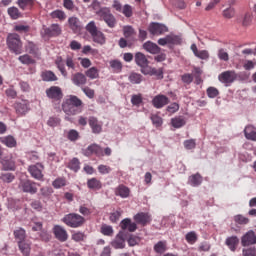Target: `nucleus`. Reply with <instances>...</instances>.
<instances>
[{
	"instance_id": "obj_1",
	"label": "nucleus",
	"mask_w": 256,
	"mask_h": 256,
	"mask_svg": "<svg viewBox=\"0 0 256 256\" xmlns=\"http://www.w3.org/2000/svg\"><path fill=\"white\" fill-rule=\"evenodd\" d=\"M81 107H83V101L75 95L68 96L62 103V110L69 116L81 113Z\"/></svg>"
},
{
	"instance_id": "obj_2",
	"label": "nucleus",
	"mask_w": 256,
	"mask_h": 256,
	"mask_svg": "<svg viewBox=\"0 0 256 256\" xmlns=\"http://www.w3.org/2000/svg\"><path fill=\"white\" fill-rule=\"evenodd\" d=\"M6 45L11 53H14L15 55H21V53H23V42L21 41V36L17 33L8 34Z\"/></svg>"
},
{
	"instance_id": "obj_3",
	"label": "nucleus",
	"mask_w": 256,
	"mask_h": 256,
	"mask_svg": "<svg viewBox=\"0 0 256 256\" xmlns=\"http://www.w3.org/2000/svg\"><path fill=\"white\" fill-rule=\"evenodd\" d=\"M86 31L91 35L92 40L94 43H97L98 45H105L107 43V38L105 37V34L97 28V24H95V21H90L86 27Z\"/></svg>"
},
{
	"instance_id": "obj_4",
	"label": "nucleus",
	"mask_w": 256,
	"mask_h": 256,
	"mask_svg": "<svg viewBox=\"0 0 256 256\" xmlns=\"http://www.w3.org/2000/svg\"><path fill=\"white\" fill-rule=\"evenodd\" d=\"M62 221L67 227H71L72 229H77L85 225V218L77 213L66 214L62 218Z\"/></svg>"
},
{
	"instance_id": "obj_5",
	"label": "nucleus",
	"mask_w": 256,
	"mask_h": 256,
	"mask_svg": "<svg viewBox=\"0 0 256 256\" xmlns=\"http://www.w3.org/2000/svg\"><path fill=\"white\" fill-rule=\"evenodd\" d=\"M237 80V72L235 70H227L218 75V81L224 83L226 87H229Z\"/></svg>"
},
{
	"instance_id": "obj_6",
	"label": "nucleus",
	"mask_w": 256,
	"mask_h": 256,
	"mask_svg": "<svg viewBox=\"0 0 256 256\" xmlns=\"http://www.w3.org/2000/svg\"><path fill=\"white\" fill-rule=\"evenodd\" d=\"M45 169V166L41 163H36L34 165L29 166L28 172L30 173L31 177L33 179H36L37 181H43V171Z\"/></svg>"
},
{
	"instance_id": "obj_7",
	"label": "nucleus",
	"mask_w": 256,
	"mask_h": 256,
	"mask_svg": "<svg viewBox=\"0 0 256 256\" xmlns=\"http://www.w3.org/2000/svg\"><path fill=\"white\" fill-rule=\"evenodd\" d=\"M46 96L51 101H61L63 99V90L59 86H51L46 89Z\"/></svg>"
},
{
	"instance_id": "obj_8",
	"label": "nucleus",
	"mask_w": 256,
	"mask_h": 256,
	"mask_svg": "<svg viewBox=\"0 0 256 256\" xmlns=\"http://www.w3.org/2000/svg\"><path fill=\"white\" fill-rule=\"evenodd\" d=\"M62 30L59 24H52L50 27H43L41 31L42 37H59Z\"/></svg>"
},
{
	"instance_id": "obj_9",
	"label": "nucleus",
	"mask_w": 256,
	"mask_h": 256,
	"mask_svg": "<svg viewBox=\"0 0 256 256\" xmlns=\"http://www.w3.org/2000/svg\"><path fill=\"white\" fill-rule=\"evenodd\" d=\"M19 188L22 189L24 193H30V195H35L37 193V183L31 180H23L19 184Z\"/></svg>"
},
{
	"instance_id": "obj_10",
	"label": "nucleus",
	"mask_w": 256,
	"mask_h": 256,
	"mask_svg": "<svg viewBox=\"0 0 256 256\" xmlns=\"http://www.w3.org/2000/svg\"><path fill=\"white\" fill-rule=\"evenodd\" d=\"M100 17L111 29H113V27L117 25V20L115 19V16H113V14H111V11L107 9L100 10Z\"/></svg>"
},
{
	"instance_id": "obj_11",
	"label": "nucleus",
	"mask_w": 256,
	"mask_h": 256,
	"mask_svg": "<svg viewBox=\"0 0 256 256\" xmlns=\"http://www.w3.org/2000/svg\"><path fill=\"white\" fill-rule=\"evenodd\" d=\"M158 45L165 47V45H181V38L179 36L170 34L158 40Z\"/></svg>"
},
{
	"instance_id": "obj_12",
	"label": "nucleus",
	"mask_w": 256,
	"mask_h": 256,
	"mask_svg": "<svg viewBox=\"0 0 256 256\" xmlns=\"http://www.w3.org/2000/svg\"><path fill=\"white\" fill-rule=\"evenodd\" d=\"M53 233L55 235V238L61 243H65V241L69 239V234L67 233V230H65V228H63V226L61 225H55L53 227Z\"/></svg>"
},
{
	"instance_id": "obj_13",
	"label": "nucleus",
	"mask_w": 256,
	"mask_h": 256,
	"mask_svg": "<svg viewBox=\"0 0 256 256\" xmlns=\"http://www.w3.org/2000/svg\"><path fill=\"white\" fill-rule=\"evenodd\" d=\"M84 155L86 157H91V155H96L97 157H105L103 154V148L98 144H91L84 150Z\"/></svg>"
},
{
	"instance_id": "obj_14",
	"label": "nucleus",
	"mask_w": 256,
	"mask_h": 256,
	"mask_svg": "<svg viewBox=\"0 0 256 256\" xmlns=\"http://www.w3.org/2000/svg\"><path fill=\"white\" fill-rule=\"evenodd\" d=\"M148 31L151 33V35L159 36L163 35V33H167L169 29L163 24L152 22L148 27Z\"/></svg>"
},
{
	"instance_id": "obj_15",
	"label": "nucleus",
	"mask_w": 256,
	"mask_h": 256,
	"mask_svg": "<svg viewBox=\"0 0 256 256\" xmlns=\"http://www.w3.org/2000/svg\"><path fill=\"white\" fill-rule=\"evenodd\" d=\"M152 105L155 109H163V107L169 105V97L163 94H158L152 99Z\"/></svg>"
},
{
	"instance_id": "obj_16",
	"label": "nucleus",
	"mask_w": 256,
	"mask_h": 256,
	"mask_svg": "<svg viewBox=\"0 0 256 256\" xmlns=\"http://www.w3.org/2000/svg\"><path fill=\"white\" fill-rule=\"evenodd\" d=\"M134 221H136L138 225H142V227H145L146 225H149V223H151L152 221L151 214L145 212L137 213L134 216Z\"/></svg>"
},
{
	"instance_id": "obj_17",
	"label": "nucleus",
	"mask_w": 256,
	"mask_h": 256,
	"mask_svg": "<svg viewBox=\"0 0 256 256\" xmlns=\"http://www.w3.org/2000/svg\"><path fill=\"white\" fill-rule=\"evenodd\" d=\"M71 81L76 87H83V85H87V76L81 72H77L72 74Z\"/></svg>"
},
{
	"instance_id": "obj_18",
	"label": "nucleus",
	"mask_w": 256,
	"mask_h": 256,
	"mask_svg": "<svg viewBox=\"0 0 256 256\" xmlns=\"http://www.w3.org/2000/svg\"><path fill=\"white\" fill-rule=\"evenodd\" d=\"M242 246L247 247L249 245H255L256 244V236L255 232L253 230L248 231L241 240Z\"/></svg>"
},
{
	"instance_id": "obj_19",
	"label": "nucleus",
	"mask_w": 256,
	"mask_h": 256,
	"mask_svg": "<svg viewBox=\"0 0 256 256\" xmlns=\"http://www.w3.org/2000/svg\"><path fill=\"white\" fill-rule=\"evenodd\" d=\"M120 227L123 231H129L130 233H135V231H137V224L132 222L129 218L123 219L120 222Z\"/></svg>"
},
{
	"instance_id": "obj_20",
	"label": "nucleus",
	"mask_w": 256,
	"mask_h": 256,
	"mask_svg": "<svg viewBox=\"0 0 256 256\" xmlns=\"http://www.w3.org/2000/svg\"><path fill=\"white\" fill-rule=\"evenodd\" d=\"M141 73H143V75H150L151 77H156L157 79H163V69L159 68H153V67H149L146 69H142Z\"/></svg>"
},
{
	"instance_id": "obj_21",
	"label": "nucleus",
	"mask_w": 256,
	"mask_h": 256,
	"mask_svg": "<svg viewBox=\"0 0 256 256\" xmlns=\"http://www.w3.org/2000/svg\"><path fill=\"white\" fill-rule=\"evenodd\" d=\"M68 25L73 33H81V29H83L81 21L77 17H70L68 19Z\"/></svg>"
},
{
	"instance_id": "obj_22",
	"label": "nucleus",
	"mask_w": 256,
	"mask_h": 256,
	"mask_svg": "<svg viewBox=\"0 0 256 256\" xmlns=\"http://www.w3.org/2000/svg\"><path fill=\"white\" fill-rule=\"evenodd\" d=\"M92 133L99 135L103 131V125L95 117H90L88 120Z\"/></svg>"
},
{
	"instance_id": "obj_23",
	"label": "nucleus",
	"mask_w": 256,
	"mask_h": 256,
	"mask_svg": "<svg viewBox=\"0 0 256 256\" xmlns=\"http://www.w3.org/2000/svg\"><path fill=\"white\" fill-rule=\"evenodd\" d=\"M135 63L138 65V67H141V69H145L149 65V60H147V56L141 52H137L134 56Z\"/></svg>"
},
{
	"instance_id": "obj_24",
	"label": "nucleus",
	"mask_w": 256,
	"mask_h": 256,
	"mask_svg": "<svg viewBox=\"0 0 256 256\" xmlns=\"http://www.w3.org/2000/svg\"><path fill=\"white\" fill-rule=\"evenodd\" d=\"M131 194V190L129 187L120 184L118 187L115 188V195L117 197H121L122 199H127L129 195Z\"/></svg>"
},
{
	"instance_id": "obj_25",
	"label": "nucleus",
	"mask_w": 256,
	"mask_h": 256,
	"mask_svg": "<svg viewBox=\"0 0 256 256\" xmlns=\"http://www.w3.org/2000/svg\"><path fill=\"white\" fill-rule=\"evenodd\" d=\"M25 49L27 53L30 55H33L36 59H39L41 57V52H39V47L33 42H28L25 46Z\"/></svg>"
},
{
	"instance_id": "obj_26",
	"label": "nucleus",
	"mask_w": 256,
	"mask_h": 256,
	"mask_svg": "<svg viewBox=\"0 0 256 256\" xmlns=\"http://www.w3.org/2000/svg\"><path fill=\"white\" fill-rule=\"evenodd\" d=\"M14 108L17 115H25L29 111V104L26 101L16 102Z\"/></svg>"
},
{
	"instance_id": "obj_27",
	"label": "nucleus",
	"mask_w": 256,
	"mask_h": 256,
	"mask_svg": "<svg viewBox=\"0 0 256 256\" xmlns=\"http://www.w3.org/2000/svg\"><path fill=\"white\" fill-rule=\"evenodd\" d=\"M143 47L145 51H147L148 53H152V55H157V53H160L161 51V48L151 41L145 42Z\"/></svg>"
},
{
	"instance_id": "obj_28",
	"label": "nucleus",
	"mask_w": 256,
	"mask_h": 256,
	"mask_svg": "<svg viewBox=\"0 0 256 256\" xmlns=\"http://www.w3.org/2000/svg\"><path fill=\"white\" fill-rule=\"evenodd\" d=\"M225 245L230 249V251H237V246L239 245V238L237 236H231L226 238Z\"/></svg>"
},
{
	"instance_id": "obj_29",
	"label": "nucleus",
	"mask_w": 256,
	"mask_h": 256,
	"mask_svg": "<svg viewBox=\"0 0 256 256\" xmlns=\"http://www.w3.org/2000/svg\"><path fill=\"white\" fill-rule=\"evenodd\" d=\"M188 183L192 187H199V185L203 183V176H201L199 173L193 174L189 176Z\"/></svg>"
},
{
	"instance_id": "obj_30",
	"label": "nucleus",
	"mask_w": 256,
	"mask_h": 256,
	"mask_svg": "<svg viewBox=\"0 0 256 256\" xmlns=\"http://www.w3.org/2000/svg\"><path fill=\"white\" fill-rule=\"evenodd\" d=\"M187 121L183 118V116H176L171 119V125L174 129H181V127H185Z\"/></svg>"
},
{
	"instance_id": "obj_31",
	"label": "nucleus",
	"mask_w": 256,
	"mask_h": 256,
	"mask_svg": "<svg viewBox=\"0 0 256 256\" xmlns=\"http://www.w3.org/2000/svg\"><path fill=\"white\" fill-rule=\"evenodd\" d=\"M244 135L249 141H256L255 127H253L252 125L246 126V128L244 129Z\"/></svg>"
},
{
	"instance_id": "obj_32",
	"label": "nucleus",
	"mask_w": 256,
	"mask_h": 256,
	"mask_svg": "<svg viewBox=\"0 0 256 256\" xmlns=\"http://www.w3.org/2000/svg\"><path fill=\"white\" fill-rule=\"evenodd\" d=\"M88 189H93V191H99L103 187V184L97 178H91L87 181Z\"/></svg>"
},
{
	"instance_id": "obj_33",
	"label": "nucleus",
	"mask_w": 256,
	"mask_h": 256,
	"mask_svg": "<svg viewBox=\"0 0 256 256\" xmlns=\"http://www.w3.org/2000/svg\"><path fill=\"white\" fill-rule=\"evenodd\" d=\"M1 143H3V145H6V147H17V140H15V138L13 136H6L3 138H0Z\"/></svg>"
},
{
	"instance_id": "obj_34",
	"label": "nucleus",
	"mask_w": 256,
	"mask_h": 256,
	"mask_svg": "<svg viewBox=\"0 0 256 256\" xmlns=\"http://www.w3.org/2000/svg\"><path fill=\"white\" fill-rule=\"evenodd\" d=\"M130 83H132V85H139L140 83L143 82V75L136 73V72H132L129 77H128Z\"/></svg>"
},
{
	"instance_id": "obj_35",
	"label": "nucleus",
	"mask_w": 256,
	"mask_h": 256,
	"mask_svg": "<svg viewBox=\"0 0 256 256\" xmlns=\"http://www.w3.org/2000/svg\"><path fill=\"white\" fill-rule=\"evenodd\" d=\"M51 19H58V21H65L67 14L63 10H54L50 13Z\"/></svg>"
},
{
	"instance_id": "obj_36",
	"label": "nucleus",
	"mask_w": 256,
	"mask_h": 256,
	"mask_svg": "<svg viewBox=\"0 0 256 256\" xmlns=\"http://www.w3.org/2000/svg\"><path fill=\"white\" fill-rule=\"evenodd\" d=\"M154 251L159 255H163V253L167 251V241H159L158 243H156L154 245Z\"/></svg>"
},
{
	"instance_id": "obj_37",
	"label": "nucleus",
	"mask_w": 256,
	"mask_h": 256,
	"mask_svg": "<svg viewBox=\"0 0 256 256\" xmlns=\"http://www.w3.org/2000/svg\"><path fill=\"white\" fill-rule=\"evenodd\" d=\"M18 60L22 65H35L36 61L29 54H24L18 57Z\"/></svg>"
},
{
	"instance_id": "obj_38",
	"label": "nucleus",
	"mask_w": 256,
	"mask_h": 256,
	"mask_svg": "<svg viewBox=\"0 0 256 256\" xmlns=\"http://www.w3.org/2000/svg\"><path fill=\"white\" fill-rule=\"evenodd\" d=\"M14 237L18 243H22L23 241H25V239L27 237L25 229L19 228V229L15 230Z\"/></svg>"
},
{
	"instance_id": "obj_39",
	"label": "nucleus",
	"mask_w": 256,
	"mask_h": 256,
	"mask_svg": "<svg viewBox=\"0 0 256 256\" xmlns=\"http://www.w3.org/2000/svg\"><path fill=\"white\" fill-rule=\"evenodd\" d=\"M18 247L21 251V253L24 255V256H29L30 253H31V245H29V243L23 241V242H19L18 243Z\"/></svg>"
},
{
	"instance_id": "obj_40",
	"label": "nucleus",
	"mask_w": 256,
	"mask_h": 256,
	"mask_svg": "<svg viewBox=\"0 0 256 256\" xmlns=\"http://www.w3.org/2000/svg\"><path fill=\"white\" fill-rule=\"evenodd\" d=\"M110 67L114 73H121L123 71V63L119 60L110 61Z\"/></svg>"
},
{
	"instance_id": "obj_41",
	"label": "nucleus",
	"mask_w": 256,
	"mask_h": 256,
	"mask_svg": "<svg viewBox=\"0 0 256 256\" xmlns=\"http://www.w3.org/2000/svg\"><path fill=\"white\" fill-rule=\"evenodd\" d=\"M55 64L57 65L61 75H63V77H67L68 73L65 69V62H63V59L61 57L57 58Z\"/></svg>"
},
{
	"instance_id": "obj_42",
	"label": "nucleus",
	"mask_w": 256,
	"mask_h": 256,
	"mask_svg": "<svg viewBox=\"0 0 256 256\" xmlns=\"http://www.w3.org/2000/svg\"><path fill=\"white\" fill-rule=\"evenodd\" d=\"M85 75L89 79H99V69H97V67H91L86 70Z\"/></svg>"
},
{
	"instance_id": "obj_43",
	"label": "nucleus",
	"mask_w": 256,
	"mask_h": 256,
	"mask_svg": "<svg viewBox=\"0 0 256 256\" xmlns=\"http://www.w3.org/2000/svg\"><path fill=\"white\" fill-rule=\"evenodd\" d=\"M150 119L152 121V125L158 129V127H161L163 125V118L157 114H152L150 116Z\"/></svg>"
},
{
	"instance_id": "obj_44",
	"label": "nucleus",
	"mask_w": 256,
	"mask_h": 256,
	"mask_svg": "<svg viewBox=\"0 0 256 256\" xmlns=\"http://www.w3.org/2000/svg\"><path fill=\"white\" fill-rule=\"evenodd\" d=\"M251 23H253V13L247 12L244 14L242 25L243 27H249L251 26Z\"/></svg>"
},
{
	"instance_id": "obj_45",
	"label": "nucleus",
	"mask_w": 256,
	"mask_h": 256,
	"mask_svg": "<svg viewBox=\"0 0 256 256\" xmlns=\"http://www.w3.org/2000/svg\"><path fill=\"white\" fill-rule=\"evenodd\" d=\"M111 245L114 247V249H125V240L121 237H118L112 241Z\"/></svg>"
},
{
	"instance_id": "obj_46",
	"label": "nucleus",
	"mask_w": 256,
	"mask_h": 256,
	"mask_svg": "<svg viewBox=\"0 0 256 256\" xmlns=\"http://www.w3.org/2000/svg\"><path fill=\"white\" fill-rule=\"evenodd\" d=\"M43 81H57V75L52 71H45L42 73Z\"/></svg>"
},
{
	"instance_id": "obj_47",
	"label": "nucleus",
	"mask_w": 256,
	"mask_h": 256,
	"mask_svg": "<svg viewBox=\"0 0 256 256\" xmlns=\"http://www.w3.org/2000/svg\"><path fill=\"white\" fill-rule=\"evenodd\" d=\"M8 15L11 17V19H19L21 17V12L19 11V8L17 7H10L8 8Z\"/></svg>"
},
{
	"instance_id": "obj_48",
	"label": "nucleus",
	"mask_w": 256,
	"mask_h": 256,
	"mask_svg": "<svg viewBox=\"0 0 256 256\" xmlns=\"http://www.w3.org/2000/svg\"><path fill=\"white\" fill-rule=\"evenodd\" d=\"M234 221L238 225H247L249 223V218H247L241 214H238V215L234 216Z\"/></svg>"
},
{
	"instance_id": "obj_49",
	"label": "nucleus",
	"mask_w": 256,
	"mask_h": 256,
	"mask_svg": "<svg viewBox=\"0 0 256 256\" xmlns=\"http://www.w3.org/2000/svg\"><path fill=\"white\" fill-rule=\"evenodd\" d=\"M79 165H81V163L79 162V159H77V158H73V159L68 163L69 169H71L72 171H75V172L79 171V169H80V166H79Z\"/></svg>"
},
{
	"instance_id": "obj_50",
	"label": "nucleus",
	"mask_w": 256,
	"mask_h": 256,
	"mask_svg": "<svg viewBox=\"0 0 256 256\" xmlns=\"http://www.w3.org/2000/svg\"><path fill=\"white\" fill-rule=\"evenodd\" d=\"M185 239L189 245H194V243H197V234L195 232H188Z\"/></svg>"
},
{
	"instance_id": "obj_51",
	"label": "nucleus",
	"mask_w": 256,
	"mask_h": 256,
	"mask_svg": "<svg viewBox=\"0 0 256 256\" xmlns=\"http://www.w3.org/2000/svg\"><path fill=\"white\" fill-rule=\"evenodd\" d=\"M86 237L85 233L78 231L72 234V241L79 243L81 241H85Z\"/></svg>"
},
{
	"instance_id": "obj_52",
	"label": "nucleus",
	"mask_w": 256,
	"mask_h": 256,
	"mask_svg": "<svg viewBox=\"0 0 256 256\" xmlns=\"http://www.w3.org/2000/svg\"><path fill=\"white\" fill-rule=\"evenodd\" d=\"M55 189H61V187H65L67 185V181L64 178H57L52 183Z\"/></svg>"
},
{
	"instance_id": "obj_53",
	"label": "nucleus",
	"mask_w": 256,
	"mask_h": 256,
	"mask_svg": "<svg viewBox=\"0 0 256 256\" xmlns=\"http://www.w3.org/2000/svg\"><path fill=\"white\" fill-rule=\"evenodd\" d=\"M206 93L210 99H215V97L219 95V90L215 87H209L207 88Z\"/></svg>"
},
{
	"instance_id": "obj_54",
	"label": "nucleus",
	"mask_w": 256,
	"mask_h": 256,
	"mask_svg": "<svg viewBox=\"0 0 256 256\" xmlns=\"http://www.w3.org/2000/svg\"><path fill=\"white\" fill-rule=\"evenodd\" d=\"M218 59H220V61H229V53H227V50L220 48L218 50Z\"/></svg>"
},
{
	"instance_id": "obj_55",
	"label": "nucleus",
	"mask_w": 256,
	"mask_h": 256,
	"mask_svg": "<svg viewBox=\"0 0 256 256\" xmlns=\"http://www.w3.org/2000/svg\"><path fill=\"white\" fill-rule=\"evenodd\" d=\"M123 33H124V37H126V39H129L133 37V35H135V30L131 26H125L123 28Z\"/></svg>"
},
{
	"instance_id": "obj_56",
	"label": "nucleus",
	"mask_w": 256,
	"mask_h": 256,
	"mask_svg": "<svg viewBox=\"0 0 256 256\" xmlns=\"http://www.w3.org/2000/svg\"><path fill=\"white\" fill-rule=\"evenodd\" d=\"M122 211L121 210H116L115 212L110 214V221L112 223H117L122 215Z\"/></svg>"
},
{
	"instance_id": "obj_57",
	"label": "nucleus",
	"mask_w": 256,
	"mask_h": 256,
	"mask_svg": "<svg viewBox=\"0 0 256 256\" xmlns=\"http://www.w3.org/2000/svg\"><path fill=\"white\" fill-rule=\"evenodd\" d=\"M184 147L187 150L195 149V147H197V142H195V139L185 140Z\"/></svg>"
},
{
	"instance_id": "obj_58",
	"label": "nucleus",
	"mask_w": 256,
	"mask_h": 256,
	"mask_svg": "<svg viewBox=\"0 0 256 256\" xmlns=\"http://www.w3.org/2000/svg\"><path fill=\"white\" fill-rule=\"evenodd\" d=\"M14 31H17V33H29V26L18 24L14 26Z\"/></svg>"
},
{
	"instance_id": "obj_59",
	"label": "nucleus",
	"mask_w": 256,
	"mask_h": 256,
	"mask_svg": "<svg viewBox=\"0 0 256 256\" xmlns=\"http://www.w3.org/2000/svg\"><path fill=\"white\" fill-rule=\"evenodd\" d=\"M61 124V119H59L58 117H50L47 125H49V127H58V125Z\"/></svg>"
},
{
	"instance_id": "obj_60",
	"label": "nucleus",
	"mask_w": 256,
	"mask_h": 256,
	"mask_svg": "<svg viewBox=\"0 0 256 256\" xmlns=\"http://www.w3.org/2000/svg\"><path fill=\"white\" fill-rule=\"evenodd\" d=\"M101 233L103 235L111 236V235H113V227L109 226V225H102Z\"/></svg>"
},
{
	"instance_id": "obj_61",
	"label": "nucleus",
	"mask_w": 256,
	"mask_h": 256,
	"mask_svg": "<svg viewBox=\"0 0 256 256\" xmlns=\"http://www.w3.org/2000/svg\"><path fill=\"white\" fill-rule=\"evenodd\" d=\"M166 111L168 113H171L173 115V113H177V111H179V104L177 102H174L172 104H170L167 108Z\"/></svg>"
},
{
	"instance_id": "obj_62",
	"label": "nucleus",
	"mask_w": 256,
	"mask_h": 256,
	"mask_svg": "<svg viewBox=\"0 0 256 256\" xmlns=\"http://www.w3.org/2000/svg\"><path fill=\"white\" fill-rule=\"evenodd\" d=\"M69 141H77L79 139V132L77 130H70L67 135Z\"/></svg>"
},
{
	"instance_id": "obj_63",
	"label": "nucleus",
	"mask_w": 256,
	"mask_h": 256,
	"mask_svg": "<svg viewBox=\"0 0 256 256\" xmlns=\"http://www.w3.org/2000/svg\"><path fill=\"white\" fill-rule=\"evenodd\" d=\"M181 79L186 85H191L193 83V74L186 73L181 76Z\"/></svg>"
},
{
	"instance_id": "obj_64",
	"label": "nucleus",
	"mask_w": 256,
	"mask_h": 256,
	"mask_svg": "<svg viewBox=\"0 0 256 256\" xmlns=\"http://www.w3.org/2000/svg\"><path fill=\"white\" fill-rule=\"evenodd\" d=\"M242 254L243 256H256V248L250 247L248 249H243Z\"/></svg>"
}]
</instances>
